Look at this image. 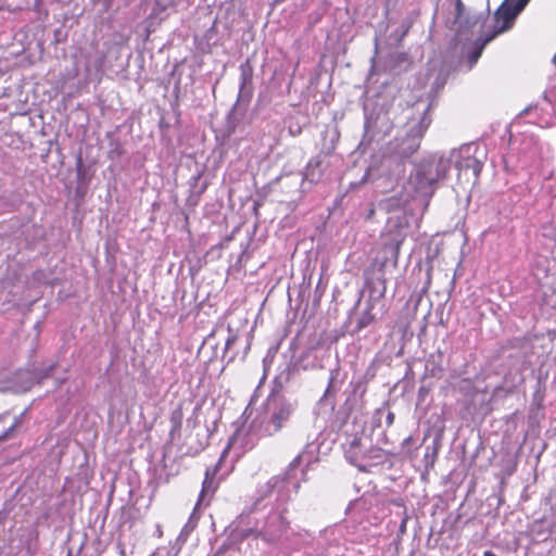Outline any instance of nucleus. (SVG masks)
I'll list each match as a JSON object with an SVG mask.
<instances>
[{
	"label": "nucleus",
	"instance_id": "1",
	"mask_svg": "<svg viewBox=\"0 0 556 556\" xmlns=\"http://www.w3.org/2000/svg\"><path fill=\"white\" fill-rule=\"evenodd\" d=\"M302 454L298 455L288 466L282 475L270 478L266 484L263 495L267 496L273 492H277L279 505L273 509L266 517L263 527L260 530L247 529L242 530L241 536L248 538L255 535L267 543H278L287 538L290 522L286 514L287 508L283 504L290 498L291 493H296L300 486L299 481L293 477V470L300 465Z\"/></svg>",
	"mask_w": 556,
	"mask_h": 556
},
{
	"label": "nucleus",
	"instance_id": "2",
	"mask_svg": "<svg viewBox=\"0 0 556 556\" xmlns=\"http://www.w3.org/2000/svg\"><path fill=\"white\" fill-rule=\"evenodd\" d=\"M432 123L430 105L419 110L417 106L412 116L401 127L397 135L388 142L383 165H394L393 176L399 179L405 174L404 162L420 148L421 140Z\"/></svg>",
	"mask_w": 556,
	"mask_h": 556
},
{
	"label": "nucleus",
	"instance_id": "3",
	"mask_svg": "<svg viewBox=\"0 0 556 556\" xmlns=\"http://www.w3.org/2000/svg\"><path fill=\"white\" fill-rule=\"evenodd\" d=\"M296 401L283 396L269 401L267 413L256 416L250 426L251 432L258 437H271L278 433L296 410Z\"/></svg>",
	"mask_w": 556,
	"mask_h": 556
},
{
	"label": "nucleus",
	"instance_id": "4",
	"mask_svg": "<svg viewBox=\"0 0 556 556\" xmlns=\"http://www.w3.org/2000/svg\"><path fill=\"white\" fill-rule=\"evenodd\" d=\"M450 170V160L443 156H433L421 162L415 176L410 179L415 191L421 195L430 197L434 193L437 182L444 179Z\"/></svg>",
	"mask_w": 556,
	"mask_h": 556
},
{
	"label": "nucleus",
	"instance_id": "5",
	"mask_svg": "<svg viewBox=\"0 0 556 556\" xmlns=\"http://www.w3.org/2000/svg\"><path fill=\"white\" fill-rule=\"evenodd\" d=\"M407 225L399 217L389 218L381 236L383 247L391 254L394 263L397 262L400 248L406 238Z\"/></svg>",
	"mask_w": 556,
	"mask_h": 556
},
{
	"label": "nucleus",
	"instance_id": "6",
	"mask_svg": "<svg viewBox=\"0 0 556 556\" xmlns=\"http://www.w3.org/2000/svg\"><path fill=\"white\" fill-rule=\"evenodd\" d=\"M528 2L529 0H518L514 5L508 4L507 0L503 2L494 13V29L490 35H494L495 38L498 34L508 30Z\"/></svg>",
	"mask_w": 556,
	"mask_h": 556
},
{
	"label": "nucleus",
	"instance_id": "7",
	"mask_svg": "<svg viewBox=\"0 0 556 556\" xmlns=\"http://www.w3.org/2000/svg\"><path fill=\"white\" fill-rule=\"evenodd\" d=\"M448 160L450 163H455V167L460 174L467 175L470 170L473 184L479 179L483 163L472 155L471 147L466 146L459 150L452 151Z\"/></svg>",
	"mask_w": 556,
	"mask_h": 556
},
{
	"label": "nucleus",
	"instance_id": "8",
	"mask_svg": "<svg viewBox=\"0 0 556 556\" xmlns=\"http://www.w3.org/2000/svg\"><path fill=\"white\" fill-rule=\"evenodd\" d=\"M344 455L349 463L355 466H361V463L366 458V454L362 448V440L358 437H353L344 446Z\"/></svg>",
	"mask_w": 556,
	"mask_h": 556
},
{
	"label": "nucleus",
	"instance_id": "9",
	"mask_svg": "<svg viewBox=\"0 0 556 556\" xmlns=\"http://www.w3.org/2000/svg\"><path fill=\"white\" fill-rule=\"evenodd\" d=\"M217 473V467L215 466L214 468H207L206 471H205V477H204V480H203V483H202V490H201V493H200V496H199V501L195 505V508L194 510L198 508V506L201 505V503L206 498V497H211L214 492L216 491L217 489V484L215 482V476Z\"/></svg>",
	"mask_w": 556,
	"mask_h": 556
},
{
	"label": "nucleus",
	"instance_id": "10",
	"mask_svg": "<svg viewBox=\"0 0 556 556\" xmlns=\"http://www.w3.org/2000/svg\"><path fill=\"white\" fill-rule=\"evenodd\" d=\"M340 369L339 367L330 370L328 387L324 393V397L333 396L341 389L343 380L339 379Z\"/></svg>",
	"mask_w": 556,
	"mask_h": 556
},
{
	"label": "nucleus",
	"instance_id": "11",
	"mask_svg": "<svg viewBox=\"0 0 556 556\" xmlns=\"http://www.w3.org/2000/svg\"><path fill=\"white\" fill-rule=\"evenodd\" d=\"M493 39L494 35H485L481 40L475 43L473 50L468 54L469 68H471L477 63L485 45Z\"/></svg>",
	"mask_w": 556,
	"mask_h": 556
},
{
	"label": "nucleus",
	"instance_id": "12",
	"mask_svg": "<svg viewBox=\"0 0 556 556\" xmlns=\"http://www.w3.org/2000/svg\"><path fill=\"white\" fill-rule=\"evenodd\" d=\"M240 70V87L244 89L247 86L252 84L253 78V67L249 60L241 63L239 66Z\"/></svg>",
	"mask_w": 556,
	"mask_h": 556
},
{
	"label": "nucleus",
	"instance_id": "13",
	"mask_svg": "<svg viewBox=\"0 0 556 556\" xmlns=\"http://www.w3.org/2000/svg\"><path fill=\"white\" fill-rule=\"evenodd\" d=\"M182 418H184V413H182V406L181 404H179L172 413H170V416H169V420H170V424H172V427H173V430H178L180 429L181 427V424H182Z\"/></svg>",
	"mask_w": 556,
	"mask_h": 556
},
{
	"label": "nucleus",
	"instance_id": "14",
	"mask_svg": "<svg viewBox=\"0 0 556 556\" xmlns=\"http://www.w3.org/2000/svg\"><path fill=\"white\" fill-rule=\"evenodd\" d=\"M5 417L7 415H0V422H2L5 419ZM21 417L22 415L15 417L14 422L0 432V441H4L11 437L12 432L18 427L21 422Z\"/></svg>",
	"mask_w": 556,
	"mask_h": 556
},
{
	"label": "nucleus",
	"instance_id": "15",
	"mask_svg": "<svg viewBox=\"0 0 556 556\" xmlns=\"http://www.w3.org/2000/svg\"><path fill=\"white\" fill-rule=\"evenodd\" d=\"M54 365H50L45 371L31 374V378L29 380V384L26 388H30L35 382H40L42 379L49 377L50 372L53 370Z\"/></svg>",
	"mask_w": 556,
	"mask_h": 556
},
{
	"label": "nucleus",
	"instance_id": "16",
	"mask_svg": "<svg viewBox=\"0 0 556 556\" xmlns=\"http://www.w3.org/2000/svg\"><path fill=\"white\" fill-rule=\"evenodd\" d=\"M410 26H412L410 21H404L401 24V29H402L401 37H404L409 31Z\"/></svg>",
	"mask_w": 556,
	"mask_h": 556
},
{
	"label": "nucleus",
	"instance_id": "17",
	"mask_svg": "<svg viewBox=\"0 0 556 556\" xmlns=\"http://www.w3.org/2000/svg\"><path fill=\"white\" fill-rule=\"evenodd\" d=\"M455 7H456V18H459L464 12V4H463L462 0H456Z\"/></svg>",
	"mask_w": 556,
	"mask_h": 556
},
{
	"label": "nucleus",
	"instance_id": "18",
	"mask_svg": "<svg viewBox=\"0 0 556 556\" xmlns=\"http://www.w3.org/2000/svg\"><path fill=\"white\" fill-rule=\"evenodd\" d=\"M395 415L393 412L389 410L386 417L387 427H391L394 422Z\"/></svg>",
	"mask_w": 556,
	"mask_h": 556
},
{
	"label": "nucleus",
	"instance_id": "19",
	"mask_svg": "<svg viewBox=\"0 0 556 556\" xmlns=\"http://www.w3.org/2000/svg\"><path fill=\"white\" fill-rule=\"evenodd\" d=\"M237 340V337L236 336H231L227 339L226 341V350H228Z\"/></svg>",
	"mask_w": 556,
	"mask_h": 556
},
{
	"label": "nucleus",
	"instance_id": "20",
	"mask_svg": "<svg viewBox=\"0 0 556 556\" xmlns=\"http://www.w3.org/2000/svg\"><path fill=\"white\" fill-rule=\"evenodd\" d=\"M371 318H367L366 316L362 317L359 320V327H366L370 323Z\"/></svg>",
	"mask_w": 556,
	"mask_h": 556
},
{
	"label": "nucleus",
	"instance_id": "21",
	"mask_svg": "<svg viewBox=\"0 0 556 556\" xmlns=\"http://www.w3.org/2000/svg\"><path fill=\"white\" fill-rule=\"evenodd\" d=\"M483 556H496V555L493 552H491V551H485L483 553Z\"/></svg>",
	"mask_w": 556,
	"mask_h": 556
},
{
	"label": "nucleus",
	"instance_id": "22",
	"mask_svg": "<svg viewBox=\"0 0 556 556\" xmlns=\"http://www.w3.org/2000/svg\"><path fill=\"white\" fill-rule=\"evenodd\" d=\"M405 523H406V520L404 519L401 523V531H404L405 529Z\"/></svg>",
	"mask_w": 556,
	"mask_h": 556
},
{
	"label": "nucleus",
	"instance_id": "23",
	"mask_svg": "<svg viewBox=\"0 0 556 556\" xmlns=\"http://www.w3.org/2000/svg\"><path fill=\"white\" fill-rule=\"evenodd\" d=\"M552 62L556 66V53L554 54Z\"/></svg>",
	"mask_w": 556,
	"mask_h": 556
},
{
	"label": "nucleus",
	"instance_id": "24",
	"mask_svg": "<svg viewBox=\"0 0 556 556\" xmlns=\"http://www.w3.org/2000/svg\"><path fill=\"white\" fill-rule=\"evenodd\" d=\"M410 440H412V438H407L404 442L409 443Z\"/></svg>",
	"mask_w": 556,
	"mask_h": 556
}]
</instances>
